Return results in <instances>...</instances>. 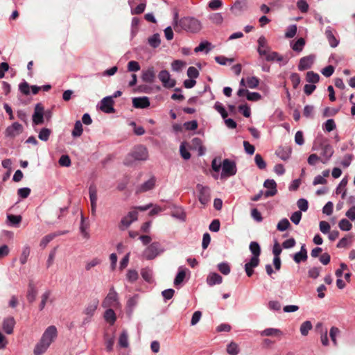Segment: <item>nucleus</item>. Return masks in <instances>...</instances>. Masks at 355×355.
I'll use <instances>...</instances> for the list:
<instances>
[{"mask_svg": "<svg viewBox=\"0 0 355 355\" xmlns=\"http://www.w3.org/2000/svg\"><path fill=\"white\" fill-rule=\"evenodd\" d=\"M138 218V212L135 210L129 211L128 214L123 216L120 221L119 227L120 230H123L128 227L133 222L136 221Z\"/></svg>", "mask_w": 355, "mask_h": 355, "instance_id": "8", "label": "nucleus"}, {"mask_svg": "<svg viewBox=\"0 0 355 355\" xmlns=\"http://www.w3.org/2000/svg\"><path fill=\"white\" fill-rule=\"evenodd\" d=\"M51 130L47 128H42L38 134V138L42 141H47L49 139Z\"/></svg>", "mask_w": 355, "mask_h": 355, "instance_id": "44", "label": "nucleus"}, {"mask_svg": "<svg viewBox=\"0 0 355 355\" xmlns=\"http://www.w3.org/2000/svg\"><path fill=\"white\" fill-rule=\"evenodd\" d=\"M156 182V178L155 176L150 177L147 181L144 182L141 184L138 188V192H146L152 190L155 186Z\"/></svg>", "mask_w": 355, "mask_h": 355, "instance_id": "21", "label": "nucleus"}, {"mask_svg": "<svg viewBox=\"0 0 355 355\" xmlns=\"http://www.w3.org/2000/svg\"><path fill=\"white\" fill-rule=\"evenodd\" d=\"M305 44V40L302 37H300L296 40V42H291V47L294 51L300 53L303 50Z\"/></svg>", "mask_w": 355, "mask_h": 355, "instance_id": "32", "label": "nucleus"}, {"mask_svg": "<svg viewBox=\"0 0 355 355\" xmlns=\"http://www.w3.org/2000/svg\"><path fill=\"white\" fill-rule=\"evenodd\" d=\"M211 43L208 41L201 42L198 46L194 49L195 53H198L206 49V53L210 51Z\"/></svg>", "mask_w": 355, "mask_h": 355, "instance_id": "46", "label": "nucleus"}, {"mask_svg": "<svg viewBox=\"0 0 355 355\" xmlns=\"http://www.w3.org/2000/svg\"><path fill=\"white\" fill-rule=\"evenodd\" d=\"M246 98L250 101H258L261 99V95L257 92H248Z\"/></svg>", "mask_w": 355, "mask_h": 355, "instance_id": "63", "label": "nucleus"}, {"mask_svg": "<svg viewBox=\"0 0 355 355\" xmlns=\"http://www.w3.org/2000/svg\"><path fill=\"white\" fill-rule=\"evenodd\" d=\"M159 80L162 83V85L166 88H172L175 85V80L171 79V76L167 70H162L158 74Z\"/></svg>", "mask_w": 355, "mask_h": 355, "instance_id": "11", "label": "nucleus"}, {"mask_svg": "<svg viewBox=\"0 0 355 355\" xmlns=\"http://www.w3.org/2000/svg\"><path fill=\"white\" fill-rule=\"evenodd\" d=\"M201 29L200 21L192 17H184L179 20V28L175 31H185L190 33H198Z\"/></svg>", "mask_w": 355, "mask_h": 355, "instance_id": "2", "label": "nucleus"}, {"mask_svg": "<svg viewBox=\"0 0 355 355\" xmlns=\"http://www.w3.org/2000/svg\"><path fill=\"white\" fill-rule=\"evenodd\" d=\"M291 226L289 220L284 218L279 220L277 225V230L280 232L286 230Z\"/></svg>", "mask_w": 355, "mask_h": 355, "instance_id": "48", "label": "nucleus"}, {"mask_svg": "<svg viewBox=\"0 0 355 355\" xmlns=\"http://www.w3.org/2000/svg\"><path fill=\"white\" fill-rule=\"evenodd\" d=\"M98 303L99 301L98 299H94L87 305L83 313L85 315L92 317L94 314V312L98 306Z\"/></svg>", "mask_w": 355, "mask_h": 355, "instance_id": "24", "label": "nucleus"}, {"mask_svg": "<svg viewBox=\"0 0 355 355\" xmlns=\"http://www.w3.org/2000/svg\"><path fill=\"white\" fill-rule=\"evenodd\" d=\"M227 352L230 355H237L239 352V348L236 343L231 342L227 348Z\"/></svg>", "mask_w": 355, "mask_h": 355, "instance_id": "52", "label": "nucleus"}, {"mask_svg": "<svg viewBox=\"0 0 355 355\" xmlns=\"http://www.w3.org/2000/svg\"><path fill=\"white\" fill-rule=\"evenodd\" d=\"M58 163L62 166L69 167L71 164V159L67 155H62L59 160Z\"/></svg>", "mask_w": 355, "mask_h": 355, "instance_id": "61", "label": "nucleus"}, {"mask_svg": "<svg viewBox=\"0 0 355 355\" xmlns=\"http://www.w3.org/2000/svg\"><path fill=\"white\" fill-rule=\"evenodd\" d=\"M264 56H266V60L268 62L277 61L281 62L283 61V57L276 51H272L269 53V51H267V54L265 55ZM287 62L288 61L286 60L285 62H283L279 64L280 66H284L285 64H286Z\"/></svg>", "mask_w": 355, "mask_h": 355, "instance_id": "22", "label": "nucleus"}, {"mask_svg": "<svg viewBox=\"0 0 355 355\" xmlns=\"http://www.w3.org/2000/svg\"><path fill=\"white\" fill-rule=\"evenodd\" d=\"M215 61L220 65H226L227 62L232 63L234 62V58H227L224 55H218L215 57Z\"/></svg>", "mask_w": 355, "mask_h": 355, "instance_id": "56", "label": "nucleus"}, {"mask_svg": "<svg viewBox=\"0 0 355 355\" xmlns=\"http://www.w3.org/2000/svg\"><path fill=\"white\" fill-rule=\"evenodd\" d=\"M57 336V329L54 326L49 327L44 332L41 340L43 342L48 343L49 345L51 344L53 340Z\"/></svg>", "mask_w": 355, "mask_h": 355, "instance_id": "15", "label": "nucleus"}, {"mask_svg": "<svg viewBox=\"0 0 355 355\" xmlns=\"http://www.w3.org/2000/svg\"><path fill=\"white\" fill-rule=\"evenodd\" d=\"M114 100L112 99L111 96H105L100 101V109L106 114L114 113Z\"/></svg>", "mask_w": 355, "mask_h": 355, "instance_id": "12", "label": "nucleus"}, {"mask_svg": "<svg viewBox=\"0 0 355 355\" xmlns=\"http://www.w3.org/2000/svg\"><path fill=\"white\" fill-rule=\"evenodd\" d=\"M325 35L331 47L336 48L338 46L340 41L334 36L331 26L326 28Z\"/></svg>", "mask_w": 355, "mask_h": 355, "instance_id": "20", "label": "nucleus"}, {"mask_svg": "<svg viewBox=\"0 0 355 355\" xmlns=\"http://www.w3.org/2000/svg\"><path fill=\"white\" fill-rule=\"evenodd\" d=\"M158 254L156 245H148L143 252V256L147 259H153Z\"/></svg>", "mask_w": 355, "mask_h": 355, "instance_id": "26", "label": "nucleus"}, {"mask_svg": "<svg viewBox=\"0 0 355 355\" xmlns=\"http://www.w3.org/2000/svg\"><path fill=\"white\" fill-rule=\"evenodd\" d=\"M238 110L246 118H249L251 116L250 107L247 104L239 105Z\"/></svg>", "mask_w": 355, "mask_h": 355, "instance_id": "57", "label": "nucleus"}, {"mask_svg": "<svg viewBox=\"0 0 355 355\" xmlns=\"http://www.w3.org/2000/svg\"><path fill=\"white\" fill-rule=\"evenodd\" d=\"M214 107L220 113L221 117L223 119H225V118L227 117L228 113L221 103H220L219 101H216L214 104Z\"/></svg>", "mask_w": 355, "mask_h": 355, "instance_id": "45", "label": "nucleus"}, {"mask_svg": "<svg viewBox=\"0 0 355 355\" xmlns=\"http://www.w3.org/2000/svg\"><path fill=\"white\" fill-rule=\"evenodd\" d=\"M119 304L118 293L115 291L114 288L112 287L103 300L102 306L104 308L116 307Z\"/></svg>", "mask_w": 355, "mask_h": 355, "instance_id": "6", "label": "nucleus"}, {"mask_svg": "<svg viewBox=\"0 0 355 355\" xmlns=\"http://www.w3.org/2000/svg\"><path fill=\"white\" fill-rule=\"evenodd\" d=\"M347 184V178H344L336 187V193H342V198H345L347 193L346 186Z\"/></svg>", "mask_w": 355, "mask_h": 355, "instance_id": "36", "label": "nucleus"}, {"mask_svg": "<svg viewBox=\"0 0 355 355\" xmlns=\"http://www.w3.org/2000/svg\"><path fill=\"white\" fill-rule=\"evenodd\" d=\"M128 4L131 8L132 15H139L144 12L146 7L145 0H128Z\"/></svg>", "mask_w": 355, "mask_h": 355, "instance_id": "10", "label": "nucleus"}, {"mask_svg": "<svg viewBox=\"0 0 355 355\" xmlns=\"http://www.w3.org/2000/svg\"><path fill=\"white\" fill-rule=\"evenodd\" d=\"M297 33V25L292 24L288 26L287 30L285 33V37L286 38H292Z\"/></svg>", "mask_w": 355, "mask_h": 355, "instance_id": "58", "label": "nucleus"}, {"mask_svg": "<svg viewBox=\"0 0 355 355\" xmlns=\"http://www.w3.org/2000/svg\"><path fill=\"white\" fill-rule=\"evenodd\" d=\"M258 47L257 52L260 56H263L267 54V51H269L270 47L268 45L267 40L263 36L261 35L259 37L257 40Z\"/></svg>", "mask_w": 355, "mask_h": 355, "instance_id": "19", "label": "nucleus"}, {"mask_svg": "<svg viewBox=\"0 0 355 355\" xmlns=\"http://www.w3.org/2000/svg\"><path fill=\"white\" fill-rule=\"evenodd\" d=\"M50 345L48 343L43 342V340H40V341L36 345L34 349V354L35 355H42L44 354L48 347Z\"/></svg>", "mask_w": 355, "mask_h": 355, "instance_id": "34", "label": "nucleus"}, {"mask_svg": "<svg viewBox=\"0 0 355 355\" xmlns=\"http://www.w3.org/2000/svg\"><path fill=\"white\" fill-rule=\"evenodd\" d=\"M245 7V0H236L234 4L231 6L230 10L234 15L241 13Z\"/></svg>", "mask_w": 355, "mask_h": 355, "instance_id": "27", "label": "nucleus"}, {"mask_svg": "<svg viewBox=\"0 0 355 355\" xmlns=\"http://www.w3.org/2000/svg\"><path fill=\"white\" fill-rule=\"evenodd\" d=\"M7 220L9 225L12 226H17L21 221V216L20 215L8 214Z\"/></svg>", "mask_w": 355, "mask_h": 355, "instance_id": "43", "label": "nucleus"}, {"mask_svg": "<svg viewBox=\"0 0 355 355\" xmlns=\"http://www.w3.org/2000/svg\"><path fill=\"white\" fill-rule=\"evenodd\" d=\"M315 60V55L313 54L302 57L300 58L297 69L299 71H304L311 68Z\"/></svg>", "mask_w": 355, "mask_h": 355, "instance_id": "13", "label": "nucleus"}, {"mask_svg": "<svg viewBox=\"0 0 355 355\" xmlns=\"http://www.w3.org/2000/svg\"><path fill=\"white\" fill-rule=\"evenodd\" d=\"M150 104V99L147 96L132 98V105L135 108H147Z\"/></svg>", "mask_w": 355, "mask_h": 355, "instance_id": "18", "label": "nucleus"}, {"mask_svg": "<svg viewBox=\"0 0 355 355\" xmlns=\"http://www.w3.org/2000/svg\"><path fill=\"white\" fill-rule=\"evenodd\" d=\"M139 299L138 295H135L132 297H130L127 302V306L129 309V311L131 312L135 306L137 304Z\"/></svg>", "mask_w": 355, "mask_h": 355, "instance_id": "64", "label": "nucleus"}, {"mask_svg": "<svg viewBox=\"0 0 355 355\" xmlns=\"http://www.w3.org/2000/svg\"><path fill=\"white\" fill-rule=\"evenodd\" d=\"M293 259L297 263L301 261H305L307 259V251L304 248V245H302L300 251L295 254Z\"/></svg>", "mask_w": 355, "mask_h": 355, "instance_id": "33", "label": "nucleus"}, {"mask_svg": "<svg viewBox=\"0 0 355 355\" xmlns=\"http://www.w3.org/2000/svg\"><path fill=\"white\" fill-rule=\"evenodd\" d=\"M192 145L198 148V155L202 156L205 153L206 149L202 145V140L198 137H194L191 140Z\"/></svg>", "mask_w": 355, "mask_h": 355, "instance_id": "35", "label": "nucleus"}, {"mask_svg": "<svg viewBox=\"0 0 355 355\" xmlns=\"http://www.w3.org/2000/svg\"><path fill=\"white\" fill-rule=\"evenodd\" d=\"M297 205L300 211H306L309 209V202L305 198H300L297 202Z\"/></svg>", "mask_w": 355, "mask_h": 355, "instance_id": "59", "label": "nucleus"}, {"mask_svg": "<svg viewBox=\"0 0 355 355\" xmlns=\"http://www.w3.org/2000/svg\"><path fill=\"white\" fill-rule=\"evenodd\" d=\"M254 162L259 169L263 170L266 168V162L260 154H256L254 157Z\"/></svg>", "mask_w": 355, "mask_h": 355, "instance_id": "51", "label": "nucleus"}, {"mask_svg": "<svg viewBox=\"0 0 355 355\" xmlns=\"http://www.w3.org/2000/svg\"><path fill=\"white\" fill-rule=\"evenodd\" d=\"M148 157L147 148L143 145L136 146L125 157L123 164L131 166L135 161H145Z\"/></svg>", "mask_w": 355, "mask_h": 355, "instance_id": "1", "label": "nucleus"}, {"mask_svg": "<svg viewBox=\"0 0 355 355\" xmlns=\"http://www.w3.org/2000/svg\"><path fill=\"white\" fill-rule=\"evenodd\" d=\"M57 336V329L54 326L49 327L44 332L41 340L43 342L48 343L49 345L51 344L53 340Z\"/></svg>", "mask_w": 355, "mask_h": 355, "instance_id": "16", "label": "nucleus"}, {"mask_svg": "<svg viewBox=\"0 0 355 355\" xmlns=\"http://www.w3.org/2000/svg\"><path fill=\"white\" fill-rule=\"evenodd\" d=\"M296 6L302 13H306L309 10V6L306 0H297Z\"/></svg>", "mask_w": 355, "mask_h": 355, "instance_id": "53", "label": "nucleus"}, {"mask_svg": "<svg viewBox=\"0 0 355 355\" xmlns=\"http://www.w3.org/2000/svg\"><path fill=\"white\" fill-rule=\"evenodd\" d=\"M148 44L155 49L157 48L161 44L160 36L159 33H154L152 36L148 39Z\"/></svg>", "mask_w": 355, "mask_h": 355, "instance_id": "37", "label": "nucleus"}, {"mask_svg": "<svg viewBox=\"0 0 355 355\" xmlns=\"http://www.w3.org/2000/svg\"><path fill=\"white\" fill-rule=\"evenodd\" d=\"M306 80L311 84H315L319 82L320 76L313 71H309L306 74Z\"/></svg>", "mask_w": 355, "mask_h": 355, "instance_id": "39", "label": "nucleus"}, {"mask_svg": "<svg viewBox=\"0 0 355 355\" xmlns=\"http://www.w3.org/2000/svg\"><path fill=\"white\" fill-rule=\"evenodd\" d=\"M248 87L250 89L257 88L259 84V79L256 76L247 78Z\"/></svg>", "mask_w": 355, "mask_h": 355, "instance_id": "54", "label": "nucleus"}, {"mask_svg": "<svg viewBox=\"0 0 355 355\" xmlns=\"http://www.w3.org/2000/svg\"><path fill=\"white\" fill-rule=\"evenodd\" d=\"M291 154V149H286L283 147H279V148L276 150L275 155L280 158L282 160L286 161L288 160Z\"/></svg>", "mask_w": 355, "mask_h": 355, "instance_id": "31", "label": "nucleus"}, {"mask_svg": "<svg viewBox=\"0 0 355 355\" xmlns=\"http://www.w3.org/2000/svg\"><path fill=\"white\" fill-rule=\"evenodd\" d=\"M261 336H275L281 337L282 336V331L279 329L275 328H267L260 333Z\"/></svg>", "mask_w": 355, "mask_h": 355, "instance_id": "29", "label": "nucleus"}, {"mask_svg": "<svg viewBox=\"0 0 355 355\" xmlns=\"http://www.w3.org/2000/svg\"><path fill=\"white\" fill-rule=\"evenodd\" d=\"M44 122V107L41 103L35 104L32 115L33 126L42 125Z\"/></svg>", "mask_w": 355, "mask_h": 355, "instance_id": "5", "label": "nucleus"}, {"mask_svg": "<svg viewBox=\"0 0 355 355\" xmlns=\"http://www.w3.org/2000/svg\"><path fill=\"white\" fill-rule=\"evenodd\" d=\"M15 324V320L12 317H8L4 319L3 322V329L7 334H11L13 332V328Z\"/></svg>", "mask_w": 355, "mask_h": 355, "instance_id": "23", "label": "nucleus"}, {"mask_svg": "<svg viewBox=\"0 0 355 355\" xmlns=\"http://www.w3.org/2000/svg\"><path fill=\"white\" fill-rule=\"evenodd\" d=\"M263 187L269 189L264 192L265 198L274 196L277 193V183L273 179H267L263 183Z\"/></svg>", "mask_w": 355, "mask_h": 355, "instance_id": "14", "label": "nucleus"}, {"mask_svg": "<svg viewBox=\"0 0 355 355\" xmlns=\"http://www.w3.org/2000/svg\"><path fill=\"white\" fill-rule=\"evenodd\" d=\"M198 191V200L204 206L207 205L211 198V190L209 187L198 184L196 186Z\"/></svg>", "mask_w": 355, "mask_h": 355, "instance_id": "7", "label": "nucleus"}, {"mask_svg": "<svg viewBox=\"0 0 355 355\" xmlns=\"http://www.w3.org/2000/svg\"><path fill=\"white\" fill-rule=\"evenodd\" d=\"M210 20L216 24H221L223 21V17L221 13H214L209 17Z\"/></svg>", "mask_w": 355, "mask_h": 355, "instance_id": "62", "label": "nucleus"}, {"mask_svg": "<svg viewBox=\"0 0 355 355\" xmlns=\"http://www.w3.org/2000/svg\"><path fill=\"white\" fill-rule=\"evenodd\" d=\"M67 232V231H57L55 232H51L42 238L40 244H49L50 242L53 241L55 237L64 234Z\"/></svg>", "mask_w": 355, "mask_h": 355, "instance_id": "28", "label": "nucleus"}, {"mask_svg": "<svg viewBox=\"0 0 355 355\" xmlns=\"http://www.w3.org/2000/svg\"><path fill=\"white\" fill-rule=\"evenodd\" d=\"M223 278L218 273H211L207 278V283L210 286L222 283Z\"/></svg>", "mask_w": 355, "mask_h": 355, "instance_id": "30", "label": "nucleus"}, {"mask_svg": "<svg viewBox=\"0 0 355 355\" xmlns=\"http://www.w3.org/2000/svg\"><path fill=\"white\" fill-rule=\"evenodd\" d=\"M119 345L121 347H128V345H129V343H128V334L125 331H123L120 336H119Z\"/></svg>", "mask_w": 355, "mask_h": 355, "instance_id": "47", "label": "nucleus"}, {"mask_svg": "<svg viewBox=\"0 0 355 355\" xmlns=\"http://www.w3.org/2000/svg\"><path fill=\"white\" fill-rule=\"evenodd\" d=\"M336 125L333 119H327L322 125V129L324 131L330 132L336 129Z\"/></svg>", "mask_w": 355, "mask_h": 355, "instance_id": "42", "label": "nucleus"}, {"mask_svg": "<svg viewBox=\"0 0 355 355\" xmlns=\"http://www.w3.org/2000/svg\"><path fill=\"white\" fill-rule=\"evenodd\" d=\"M250 250L252 254V257L250 261L245 265V270L248 277H251L253 275V268L259 265V257L261 254L260 245H250Z\"/></svg>", "mask_w": 355, "mask_h": 355, "instance_id": "3", "label": "nucleus"}, {"mask_svg": "<svg viewBox=\"0 0 355 355\" xmlns=\"http://www.w3.org/2000/svg\"><path fill=\"white\" fill-rule=\"evenodd\" d=\"M333 147L330 144L324 145L322 148V156L324 157V159L322 161L323 164L327 163L334 155Z\"/></svg>", "mask_w": 355, "mask_h": 355, "instance_id": "25", "label": "nucleus"}, {"mask_svg": "<svg viewBox=\"0 0 355 355\" xmlns=\"http://www.w3.org/2000/svg\"><path fill=\"white\" fill-rule=\"evenodd\" d=\"M83 132V124L80 121H76L71 135L73 137H78L82 135Z\"/></svg>", "mask_w": 355, "mask_h": 355, "instance_id": "41", "label": "nucleus"}, {"mask_svg": "<svg viewBox=\"0 0 355 355\" xmlns=\"http://www.w3.org/2000/svg\"><path fill=\"white\" fill-rule=\"evenodd\" d=\"M128 71L131 72H137L140 70L141 67L138 62L131 60L128 63Z\"/></svg>", "mask_w": 355, "mask_h": 355, "instance_id": "60", "label": "nucleus"}, {"mask_svg": "<svg viewBox=\"0 0 355 355\" xmlns=\"http://www.w3.org/2000/svg\"><path fill=\"white\" fill-rule=\"evenodd\" d=\"M155 71L153 67H148L141 71V80L146 83H153L155 80Z\"/></svg>", "mask_w": 355, "mask_h": 355, "instance_id": "17", "label": "nucleus"}, {"mask_svg": "<svg viewBox=\"0 0 355 355\" xmlns=\"http://www.w3.org/2000/svg\"><path fill=\"white\" fill-rule=\"evenodd\" d=\"M312 329V324L310 321L304 322L300 326V333L303 336H306L309 331Z\"/></svg>", "mask_w": 355, "mask_h": 355, "instance_id": "55", "label": "nucleus"}, {"mask_svg": "<svg viewBox=\"0 0 355 355\" xmlns=\"http://www.w3.org/2000/svg\"><path fill=\"white\" fill-rule=\"evenodd\" d=\"M290 80L292 83L293 89H297L301 82L300 76L295 72L291 73Z\"/></svg>", "mask_w": 355, "mask_h": 355, "instance_id": "49", "label": "nucleus"}, {"mask_svg": "<svg viewBox=\"0 0 355 355\" xmlns=\"http://www.w3.org/2000/svg\"><path fill=\"white\" fill-rule=\"evenodd\" d=\"M104 318L105 320L110 324H113L116 320L114 311H113V309L110 308L105 311Z\"/></svg>", "mask_w": 355, "mask_h": 355, "instance_id": "38", "label": "nucleus"}, {"mask_svg": "<svg viewBox=\"0 0 355 355\" xmlns=\"http://www.w3.org/2000/svg\"><path fill=\"white\" fill-rule=\"evenodd\" d=\"M24 131V128L19 122H14L8 125L4 132L6 137L15 138Z\"/></svg>", "mask_w": 355, "mask_h": 355, "instance_id": "9", "label": "nucleus"}, {"mask_svg": "<svg viewBox=\"0 0 355 355\" xmlns=\"http://www.w3.org/2000/svg\"><path fill=\"white\" fill-rule=\"evenodd\" d=\"M221 177H231L236 174L237 168L236 162L230 159H225L222 162Z\"/></svg>", "mask_w": 355, "mask_h": 355, "instance_id": "4", "label": "nucleus"}, {"mask_svg": "<svg viewBox=\"0 0 355 355\" xmlns=\"http://www.w3.org/2000/svg\"><path fill=\"white\" fill-rule=\"evenodd\" d=\"M338 227L341 230L349 231L352 227V223L346 218H343L339 221Z\"/></svg>", "mask_w": 355, "mask_h": 355, "instance_id": "50", "label": "nucleus"}, {"mask_svg": "<svg viewBox=\"0 0 355 355\" xmlns=\"http://www.w3.org/2000/svg\"><path fill=\"white\" fill-rule=\"evenodd\" d=\"M37 293V292L35 286L32 283H30L28 285V290L27 293V300H28L29 302L32 303L33 302L35 301Z\"/></svg>", "mask_w": 355, "mask_h": 355, "instance_id": "40", "label": "nucleus"}]
</instances>
